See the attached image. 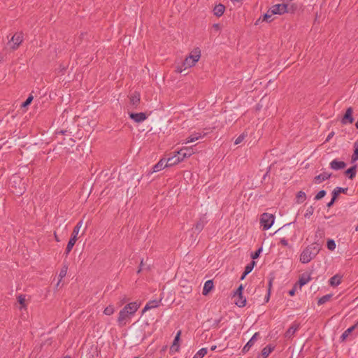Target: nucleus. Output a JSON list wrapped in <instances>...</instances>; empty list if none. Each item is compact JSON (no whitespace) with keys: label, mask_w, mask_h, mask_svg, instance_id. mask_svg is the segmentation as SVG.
<instances>
[{"label":"nucleus","mask_w":358,"mask_h":358,"mask_svg":"<svg viewBox=\"0 0 358 358\" xmlns=\"http://www.w3.org/2000/svg\"><path fill=\"white\" fill-rule=\"evenodd\" d=\"M83 226V221H79L77 224L74 227L72 234L71 235V238L68 242V244L66 245L64 255L66 257H67L69 254V252L73 249V246L75 245L77 240H78V234L79 233L80 229Z\"/></svg>","instance_id":"7ed1b4c3"},{"label":"nucleus","mask_w":358,"mask_h":358,"mask_svg":"<svg viewBox=\"0 0 358 358\" xmlns=\"http://www.w3.org/2000/svg\"><path fill=\"white\" fill-rule=\"evenodd\" d=\"M346 166L347 164L345 162L339 161L337 159L332 160L329 164L330 168L335 171L344 169Z\"/></svg>","instance_id":"ddd939ff"},{"label":"nucleus","mask_w":358,"mask_h":358,"mask_svg":"<svg viewBox=\"0 0 358 358\" xmlns=\"http://www.w3.org/2000/svg\"><path fill=\"white\" fill-rule=\"evenodd\" d=\"M67 132H68L67 130H60V131H56L55 134L65 135Z\"/></svg>","instance_id":"680f3d73"},{"label":"nucleus","mask_w":358,"mask_h":358,"mask_svg":"<svg viewBox=\"0 0 358 358\" xmlns=\"http://www.w3.org/2000/svg\"><path fill=\"white\" fill-rule=\"evenodd\" d=\"M143 268V259H142L139 265V268L137 271V273H139Z\"/></svg>","instance_id":"052dcab7"},{"label":"nucleus","mask_w":358,"mask_h":358,"mask_svg":"<svg viewBox=\"0 0 358 358\" xmlns=\"http://www.w3.org/2000/svg\"><path fill=\"white\" fill-rule=\"evenodd\" d=\"M287 13H292V14H293L297 10L298 6L295 3H292V4L287 3Z\"/></svg>","instance_id":"e433bc0d"},{"label":"nucleus","mask_w":358,"mask_h":358,"mask_svg":"<svg viewBox=\"0 0 358 358\" xmlns=\"http://www.w3.org/2000/svg\"><path fill=\"white\" fill-rule=\"evenodd\" d=\"M274 279H275V277L273 275L271 276L269 278L268 284V292H271V287H272L273 281L274 280Z\"/></svg>","instance_id":"6e6d98bb"},{"label":"nucleus","mask_w":358,"mask_h":358,"mask_svg":"<svg viewBox=\"0 0 358 358\" xmlns=\"http://www.w3.org/2000/svg\"><path fill=\"white\" fill-rule=\"evenodd\" d=\"M353 109L352 107H349L346 109L345 114L343 115L341 123L343 124H352L354 122L353 117Z\"/></svg>","instance_id":"1a4fd4ad"},{"label":"nucleus","mask_w":358,"mask_h":358,"mask_svg":"<svg viewBox=\"0 0 358 358\" xmlns=\"http://www.w3.org/2000/svg\"><path fill=\"white\" fill-rule=\"evenodd\" d=\"M33 99L34 96L31 94H30L27 98V99L23 103H22L21 108H27L31 103Z\"/></svg>","instance_id":"f704fd0d"},{"label":"nucleus","mask_w":358,"mask_h":358,"mask_svg":"<svg viewBox=\"0 0 358 358\" xmlns=\"http://www.w3.org/2000/svg\"><path fill=\"white\" fill-rule=\"evenodd\" d=\"M280 243L283 245V246H289V243H288V241L287 239H285V238H282L280 239Z\"/></svg>","instance_id":"13d9d810"},{"label":"nucleus","mask_w":358,"mask_h":358,"mask_svg":"<svg viewBox=\"0 0 358 358\" xmlns=\"http://www.w3.org/2000/svg\"><path fill=\"white\" fill-rule=\"evenodd\" d=\"M161 301H162V299H159V300L155 299V300L149 301L145 304V306L143 308V309L142 310V314H143L144 313H145L148 310H150V309L155 308H157L159 306Z\"/></svg>","instance_id":"dca6fc26"},{"label":"nucleus","mask_w":358,"mask_h":358,"mask_svg":"<svg viewBox=\"0 0 358 358\" xmlns=\"http://www.w3.org/2000/svg\"><path fill=\"white\" fill-rule=\"evenodd\" d=\"M275 221V216L273 214L264 213L261 215L260 224L264 230H268L271 227Z\"/></svg>","instance_id":"20e7f679"},{"label":"nucleus","mask_w":358,"mask_h":358,"mask_svg":"<svg viewBox=\"0 0 358 358\" xmlns=\"http://www.w3.org/2000/svg\"><path fill=\"white\" fill-rule=\"evenodd\" d=\"M222 319V317H220V319H218V320H215L214 321V323H213V327H215V328H216V327H219V324H220V322H221Z\"/></svg>","instance_id":"bf43d9fd"},{"label":"nucleus","mask_w":358,"mask_h":358,"mask_svg":"<svg viewBox=\"0 0 358 358\" xmlns=\"http://www.w3.org/2000/svg\"><path fill=\"white\" fill-rule=\"evenodd\" d=\"M334 135V131H331V133L329 134V135L327 136V139H326V142L329 141Z\"/></svg>","instance_id":"e2e57ef3"},{"label":"nucleus","mask_w":358,"mask_h":358,"mask_svg":"<svg viewBox=\"0 0 358 358\" xmlns=\"http://www.w3.org/2000/svg\"><path fill=\"white\" fill-rule=\"evenodd\" d=\"M306 199V194L303 191H299L297 192L296 196V203H302Z\"/></svg>","instance_id":"7c9ffc66"},{"label":"nucleus","mask_w":358,"mask_h":358,"mask_svg":"<svg viewBox=\"0 0 358 358\" xmlns=\"http://www.w3.org/2000/svg\"><path fill=\"white\" fill-rule=\"evenodd\" d=\"M66 271H67V266H64V268H62V270L60 271V273H59L60 278H62L66 275Z\"/></svg>","instance_id":"5fc2aeb1"},{"label":"nucleus","mask_w":358,"mask_h":358,"mask_svg":"<svg viewBox=\"0 0 358 358\" xmlns=\"http://www.w3.org/2000/svg\"><path fill=\"white\" fill-rule=\"evenodd\" d=\"M130 103L134 106L135 108H137L141 101V94L139 92L135 91L131 96H129Z\"/></svg>","instance_id":"a211bd4d"},{"label":"nucleus","mask_w":358,"mask_h":358,"mask_svg":"<svg viewBox=\"0 0 358 358\" xmlns=\"http://www.w3.org/2000/svg\"><path fill=\"white\" fill-rule=\"evenodd\" d=\"M336 245L334 240H333V239L327 240V247L329 250H331V251L334 250L336 248Z\"/></svg>","instance_id":"58836bf2"},{"label":"nucleus","mask_w":358,"mask_h":358,"mask_svg":"<svg viewBox=\"0 0 358 358\" xmlns=\"http://www.w3.org/2000/svg\"><path fill=\"white\" fill-rule=\"evenodd\" d=\"M331 199L334 201H336V200L338 199L340 194L336 191V189H334L331 192Z\"/></svg>","instance_id":"3c124183"},{"label":"nucleus","mask_w":358,"mask_h":358,"mask_svg":"<svg viewBox=\"0 0 358 358\" xmlns=\"http://www.w3.org/2000/svg\"><path fill=\"white\" fill-rule=\"evenodd\" d=\"M321 248L319 244H310L308 245L301 253L300 261L303 264L309 263L320 252Z\"/></svg>","instance_id":"f257e3e1"},{"label":"nucleus","mask_w":358,"mask_h":358,"mask_svg":"<svg viewBox=\"0 0 358 358\" xmlns=\"http://www.w3.org/2000/svg\"><path fill=\"white\" fill-rule=\"evenodd\" d=\"M331 176H332L331 173H328V172L324 171L323 173H320V175L316 176L313 179V182L315 184H320L322 182L330 178L331 177Z\"/></svg>","instance_id":"f3484780"},{"label":"nucleus","mask_w":358,"mask_h":358,"mask_svg":"<svg viewBox=\"0 0 358 358\" xmlns=\"http://www.w3.org/2000/svg\"><path fill=\"white\" fill-rule=\"evenodd\" d=\"M174 153L176 156L178 157L180 162L183 161L186 158V157H185V155L184 154V152L182 151V149L177 152H175Z\"/></svg>","instance_id":"49530a36"},{"label":"nucleus","mask_w":358,"mask_h":358,"mask_svg":"<svg viewBox=\"0 0 358 358\" xmlns=\"http://www.w3.org/2000/svg\"><path fill=\"white\" fill-rule=\"evenodd\" d=\"M336 189V191L341 194V193H343V194H347V192L348 190V188L346 187V188H343V187H337L335 188Z\"/></svg>","instance_id":"603ef678"},{"label":"nucleus","mask_w":358,"mask_h":358,"mask_svg":"<svg viewBox=\"0 0 358 358\" xmlns=\"http://www.w3.org/2000/svg\"><path fill=\"white\" fill-rule=\"evenodd\" d=\"M206 133H203V134H201V133H194V134H192L190 136H189L186 141H185V143H192V142H194L195 141L203 137L206 136Z\"/></svg>","instance_id":"cd10ccee"},{"label":"nucleus","mask_w":358,"mask_h":358,"mask_svg":"<svg viewBox=\"0 0 358 358\" xmlns=\"http://www.w3.org/2000/svg\"><path fill=\"white\" fill-rule=\"evenodd\" d=\"M270 171H271V166H269V167L267 169L266 172V173H264V175L263 176L262 182H266V178L269 176Z\"/></svg>","instance_id":"864d4df0"},{"label":"nucleus","mask_w":358,"mask_h":358,"mask_svg":"<svg viewBox=\"0 0 358 358\" xmlns=\"http://www.w3.org/2000/svg\"><path fill=\"white\" fill-rule=\"evenodd\" d=\"M293 223H294V222H290V223H288L287 224H285L283 227L278 229L276 231H275V234H278L280 235H283L285 234V228L286 227H289L290 226L291 224H292Z\"/></svg>","instance_id":"09e8293b"},{"label":"nucleus","mask_w":358,"mask_h":358,"mask_svg":"<svg viewBox=\"0 0 358 358\" xmlns=\"http://www.w3.org/2000/svg\"><path fill=\"white\" fill-rule=\"evenodd\" d=\"M23 41V33L22 31L16 32L8 41V44H11L10 49L17 50Z\"/></svg>","instance_id":"39448f33"},{"label":"nucleus","mask_w":358,"mask_h":358,"mask_svg":"<svg viewBox=\"0 0 358 358\" xmlns=\"http://www.w3.org/2000/svg\"><path fill=\"white\" fill-rule=\"evenodd\" d=\"M201 57V50L199 48H195L190 52V54L186 57L185 60L182 62V66H184V69L190 68L195 65V64L199 61Z\"/></svg>","instance_id":"f03ea898"},{"label":"nucleus","mask_w":358,"mask_h":358,"mask_svg":"<svg viewBox=\"0 0 358 358\" xmlns=\"http://www.w3.org/2000/svg\"><path fill=\"white\" fill-rule=\"evenodd\" d=\"M341 279H342L341 275H340L338 274H336L329 279V284L331 287H336L341 283Z\"/></svg>","instance_id":"a878e982"},{"label":"nucleus","mask_w":358,"mask_h":358,"mask_svg":"<svg viewBox=\"0 0 358 358\" xmlns=\"http://www.w3.org/2000/svg\"><path fill=\"white\" fill-rule=\"evenodd\" d=\"M262 105L260 103H258L255 106V110L259 111L262 109Z\"/></svg>","instance_id":"0e129e2a"},{"label":"nucleus","mask_w":358,"mask_h":358,"mask_svg":"<svg viewBox=\"0 0 358 358\" xmlns=\"http://www.w3.org/2000/svg\"><path fill=\"white\" fill-rule=\"evenodd\" d=\"M357 173V165L352 166L345 171L344 173L349 179L352 180L355 178Z\"/></svg>","instance_id":"b1692460"},{"label":"nucleus","mask_w":358,"mask_h":358,"mask_svg":"<svg viewBox=\"0 0 358 358\" xmlns=\"http://www.w3.org/2000/svg\"><path fill=\"white\" fill-rule=\"evenodd\" d=\"M299 324L294 323L285 332V336L287 338H292L296 331L299 329Z\"/></svg>","instance_id":"aec40b11"},{"label":"nucleus","mask_w":358,"mask_h":358,"mask_svg":"<svg viewBox=\"0 0 358 358\" xmlns=\"http://www.w3.org/2000/svg\"><path fill=\"white\" fill-rule=\"evenodd\" d=\"M255 265L256 262L254 260H252L248 264L246 265L244 271L249 274L250 273L252 272Z\"/></svg>","instance_id":"4c0bfd02"},{"label":"nucleus","mask_w":358,"mask_h":358,"mask_svg":"<svg viewBox=\"0 0 358 358\" xmlns=\"http://www.w3.org/2000/svg\"><path fill=\"white\" fill-rule=\"evenodd\" d=\"M274 348L275 346H272L271 345H266L262 349L261 355H258L257 358H267L274 350Z\"/></svg>","instance_id":"6ab92c4d"},{"label":"nucleus","mask_w":358,"mask_h":358,"mask_svg":"<svg viewBox=\"0 0 358 358\" xmlns=\"http://www.w3.org/2000/svg\"><path fill=\"white\" fill-rule=\"evenodd\" d=\"M335 202H336V201H333L332 199H331V201L327 203V206L328 208H331V207H332V206H334V203H335Z\"/></svg>","instance_id":"338daca9"},{"label":"nucleus","mask_w":358,"mask_h":358,"mask_svg":"<svg viewBox=\"0 0 358 358\" xmlns=\"http://www.w3.org/2000/svg\"><path fill=\"white\" fill-rule=\"evenodd\" d=\"M224 11L225 6L222 3L215 5L213 8V13L217 17H221L224 14Z\"/></svg>","instance_id":"393cba45"},{"label":"nucleus","mask_w":358,"mask_h":358,"mask_svg":"<svg viewBox=\"0 0 358 358\" xmlns=\"http://www.w3.org/2000/svg\"><path fill=\"white\" fill-rule=\"evenodd\" d=\"M311 274L312 272L310 273H303L299 276V280L297 282H296V284H297V285H299V287L301 288V287H303L312 280Z\"/></svg>","instance_id":"4468645a"},{"label":"nucleus","mask_w":358,"mask_h":358,"mask_svg":"<svg viewBox=\"0 0 358 358\" xmlns=\"http://www.w3.org/2000/svg\"><path fill=\"white\" fill-rule=\"evenodd\" d=\"M296 287H297V284L295 283L294 285L293 286L292 289H291L289 291V296H293L295 294V292H296Z\"/></svg>","instance_id":"4d7b16f0"},{"label":"nucleus","mask_w":358,"mask_h":358,"mask_svg":"<svg viewBox=\"0 0 358 358\" xmlns=\"http://www.w3.org/2000/svg\"><path fill=\"white\" fill-rule=\"evenodd\" d=\"M248 136V134L245 133V132H243L242 133L241 135H239L236 139L234 141V144L235 145H238L239 143H241L244 139L245 138Z\"/></svg>","instance_id":"ea45409f"},{"label":"nucleus","mask_w":358,"mask_h":358,"mask_svg":"<svg viewBox=\"0 0 358 358\" xmlns=\"http://www.w3.org/2000/svg\"><path fill=\"white\" fill-rule=\"evenodd\" d=\"M17 302L20 303V305L21 306H20V308H24L26 307V304H25V296L24 295H20L18 297H17Z\"/></svg>","instance_id":"a19ab883"},{"label":"nucleus","mask_w":358,"mask_h":358,"mask_svg":"<svg viewBox=\"0 0 358 358\" xmlns=\"http://www.w3.org/2000/svg\"><path fill=\"white\" fill-rule=\"evenodd\" d=\"M324 236H325V231H324V229H322V228H317V229L316 230L315 233V236H314V242L313 243V244H315L317 243L320 245V248H322V245L323 244V238H324Z\"/></svg>","instance_id":"9d476101"},{"label":"nucleus","mask_w":358,"mask_h":358,"mask_svg":"<svg viewBox=\"0 0 358 358\" xmlns=\"http://www.w3.org/2000/svg\"><path fill=\"white\" fill-rule=\"evenodd\" d=\"M287 3H278V4L273 5L270 8V12L271 13V14H274V15H276V14L282 15V14L287 13Z\"/></svg>","instance_id":"0eeeda50"},{"label":"nucleus","mask_w":358,"mask_h":358,"mask_svg":"<svg viewBox=\"0 0 358 358\" xmlns=\"http://www.w3.org/2000/svg\"><path fill=\"white\" fill-rule=\"evenodd\" d=\"M214 288L213 280H208L204 283L202 294L204 296L208 295Z\"/></svg>","instance_id":"412c9836"},{"label":"nucleus","mask_w":358,"mask_h":358,"mask_svg":"<svg viewBox=\"0 0 358 358\" xmlns=\"http://www.w3.org/2000/svg\"><path fill=\"white\" fill-rule=\"evenodd\" d=\"M244 286L241 284L234 292V296L240 295L243 294Z\"/></svg>","instance_id":"8fccbe9b"},{"label":"nucleus","mask_w":358,"mask_h":358,"mask_svg":"<svg viewBox=\"0 0 358 358\" xmlns=\"http://www.w3.org/2000/svg\"><path fill=\"white\" fill-rule=\"evenodd\" d=\"M134 314H129V311L122 308L120 313L117 317V324L120 327H123L127 324V322L130 319L131 316Z\"/></svg>","instance_id":"423d86ee"},{"label":"nucleus","mask_w":358,"mask_h":358,"mask_svg":"<svg viewBox=\"0 0 358 358\" xmlns=\"http://www.w3.org/2000/svg\"><path fill=\"white\" fill-rule=\"evenodd\" d=\"M140 306L137 302H131L127 304L123 308L129 311V314H134Z\"/></svg>","instance_id":"4be33fe9"},{"label":"nucleus","mask_w":358,"mask_h":358,"mask_svg":"<svg viewBox=\"0 0 358 358\" xmlns=\"http://www.w3.org/2000/svg\"><path fill=\"white\" fill-rule=\"evenodd\" d=\"M208 222L206 215H203L200 217L199 220L196 222L194 226L195 232L199 234L203 229L206 224Z\"/></svg>","instance_id":"f8f14e48"},{"label":"nucleus","mask_w":358,"mask_h":358,"mask_svg":"<svg viewBox=\"0 0 358 358\" xmlns=\"http://www.w3.org/2000/svg\"><path fill=\"white\" fill-rule=\"evenodd\" d=\"M180 162H181L179 159L178 157H177L174 155L172 157L166 159L165 166H167V167L173 166L174 165L179 164Z\"/></svg>","instance_id":"5701e85b"},{"label":"nucleus","mask_w":358,"mask_h":358,"mask_svg":"<svg viewBox=\"0 0 358 358\" xmlns=\"http://www.w3.org/2000/svg\"><path fill=\"white\" fill-rule=\"evenodd\" d=\"M273 15V14H271V13L270 12V9H269V10L267 11V13H266L265 14H264L262 21H265V22H271L273 20H270V18L271 17V16H272Z\"/></svg>","instance_id":"79ce46f5"},{"label":"nucleus","mask_w":358,"mask_h":358,"mask_svg":"<svg viewBox=\"0 0 358 358\" xmlns=\"http://www.w3.org/2000/svg\"><path fill=\"white\" fill-rule=\"evenodd\" d=\"M182 67H183L182 64L181 66H177L176 71L178 73H182L183 71V70H185L184 69H182Z\"/></svg>","instance_id":"774afa93"},{"label":"nucleus","mask_w":358,"mask_h":358,"mask_svg":"<svg viewBox=\"0 0 358 358\" xmlns=\"http://www.w3.org/2000/svg\"><path fill=\"white\" fill-rule=\"evenodd\" d=\"M357 160H358V140L354 143V152L351 158L352 162H355Z\"/></svg>","instance_id":"473e14b6"},{"label":"nucleus","mask_w":358,"mask_h":358,"mask_svg":"<svg viewBox=\"0 0 358 358\" xmlns=\"http://www.w3.org/2000/svg\"><path fill=\"white\" fill-rule=\"evenodd\" d=\"M114 310L113 306L110 305L104 309L103 313L106 315H110L114 313Z\"/></svg>","instance_id":"c03bdc74"},{"label":"nucleus","mask_w":358,"mask_h":358,"mask_svg":"<svg viewBox=\"0 0 358 358\" xmlns=\"http://www.w3.org/2000/svg\"><path fill=\"white\" fill-rule=\"evenodd\" d=\"M237 300L235 303L238 307L242 308L246 306V298L243 296V294L240 295H237Z\"/></svg>","instance_id":"c85d7f7f"},{"label":"nucleus","mask_w":358,"mask_h":358,"mask_svg":"<svg viewBox=\"0 0 358 358\" xmlns=\"http://www.w3.org/2000/svg\"><path fill=\"white\" fill-rule=\"evenodd\" d=\"M213 27L215 30H217V31H218V30H220V29H221L220 24L219 23L214 24L213 25Z\"/></svg>","instance_id":"69168bd1"},{"label":"nucleus","mask_w":358,"mask_h":358,"mask_svg":"<svg viewBox=\"0 0 358 358\" xmlns=\"http://www.w3.org/2000/svg\"><path fill=\"white\" fill-rule=\"evenodd\" d=\"M181 331H178L174 338L173 344L171 346V352H178L180 349V341Z\"/></svg>","instance_id":"2eb2a0df"},{"label":"nucleus","mask_w":358,"mask_h":358,"mask_svg":"<svg viewBox=\"0 0 358 358\" xmlns=\"http://www.w3.org/2000/svg\"><path fill=\"white\" fill-rule=\"evenodd\" d=\"M262 252V248H258L256 251L251 253V258L254 260L259 258L261 252Z\"/></svg>","instance_id":"a18cd8bd"},{"label":"nucleus","mask_w":358,"mask_h":358,"mask_svg":"<svg viewBox=\"0 0 358 358\" xmlns=\"http://www.w3.org/2000/svg\"><path fill=\"white\" fill-rule=\"evenodd\" d=\"M129 117L136 123H140L145 121L148 118V115L145 113H133L129 112Z\"/></svg>","instance_id":"6e6552de"},{"label":"nucleus","mask_w":358,"mask_h":358,"mask_svg":"<svg viewBox=\"0 0 358 358\" xmlns=\"http://www.w3.org/2000/svg\"><path fill=\"white\" fill-rule=\"evenodd\" d=\"M355 330V327L352 326L347 329L341 336V341H345L346 338L348 337V336L351 334Z\"/></svg>","instance_id":"c756f323"},{"label":"nucleus","mask_w":358,"mask_h":358,"mask_svg":"<svg viewBox=\"0 0 358 358\" xmlns=\"http://www.w3.org/2000/svg\"><path fill=\"white\" fill-rule=\"evenodd\" d=\"M208 352V350L206 348L200 349L194 356L193 358H203Z\"/></svg>","instance_id":"c9c22d12"},{"label":"nucleus","mask_w":358,"mask_h":358,"mask_svg":"<svg viewBox=\"0 0 358 358\" xmlns=\"http://www.w3.org/2000/svg\"><path fill=\"white\" fill-rule=\"evenodd\" d=\"M314 213V208L313 206H310L309 207H308V208L306 209V212L304 215V217H309L310 216H311Z\"/></svg>","instance_id":"de8ad7c7"},{"label":"nucleus","mask_w":358,"mask_h":358,"mask_svg":"<svg viewBox=\"0 0 358 358\" xmlns=\"http://www.w3.org/2000/svg\"><path fill=\"white\" fill-rule=\"evenodd\" d=\"M181 149L184 152V154L185 155V157H186V158L189 157L194 154V150L192 147H184Z\"/></svg>","instance_id":"72a5a7b5"},{"label":"nucleus","mask_w":358,"mask_h":358,"mask_svg":"<svg viewBox=\"0 0 358 358\" xmlns=\"http://www.w3.org/2000/svg\"><path fill=\"white\" fill-rule=\"evenodd\" d=\"M326 194H327V192H326L325 190H324V189L320 190V191H319V192H317V194L315 195V196L314 199H315V200H317V201L320 200V199H322L323 197H324Z\"/></svg>","instance_id":"37998d69"},{"label":"nucleus","mask_w":358,"mask_h":358,"mask_svg":"<svg viewBox=\"0 0 358 358\" xmlns=\"http://www.w3.org/2000/svg\"><path fill=\"white\" fill-rule=\"evenodd\" d=\"M166 164V158L161 159L155 165L152 167V173H155L161 171L164 169Z\"/></svg>","instance_id":"bb28decb"},{"label":"nucleus","mask_w":358,"mask_h":358,"mask_svg":"<svg viewBox=\"0 0 358 358\" xmlns=\"http://www.w3.org/2000/svg\"><path fill=\"white\" fill-rule=\"evenodd\" d=\"M332 296H333L332 294H326V295L319 298L318 301H317V305L321 306L322 304H324L327 301H330L331 299L332 298Z\"/></svg>","instance_id":"2f4dec72"},{"label":"nucleus","mask_w":358,"mask_h":358,"mask_svg":"<svg viewBox=\"0 0 358 358\" xmlns=\"http://www.w3.org/2000/svg\"><path fill=\"white\" fill-rule=\"evenodd\" d=\"M259 338V333L256 332L252 338L248 341V343L243 346L242 349V353L246 354L252 346H253L255 343V342L257 341V339Z\"/></svg>","instance_id":"9b49d317"}]
</instances>
